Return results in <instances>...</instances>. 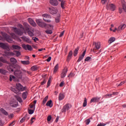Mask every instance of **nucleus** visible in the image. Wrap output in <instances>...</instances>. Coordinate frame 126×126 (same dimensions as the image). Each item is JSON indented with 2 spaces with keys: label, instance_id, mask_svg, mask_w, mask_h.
<instances>
[{
  "label": "nucleus",
  "instance_id": "1",
  "mask_svg": "<svg viewBox=\"0 0 126 126\" xmlns=\"http://www.w3.org/2000/svg\"><path fill=\"white\" fill-rule=\"evenodd\" d=\"M36 22L37 25H38L39 27H41L42 28H45V29H53V26H52V25H48L42 21V20L41 19L36 20Z\"/></svg>",
  "mask_w": 126,
  "mask_h": 126
},
{
  "label": "nucleus",
  "instance_id": "2",
  "mask_svg": "<svg viewBox=\"0 0 126 126\" xmlns=\"http://www.w3.org/2000/svg\"><path fill=\"white\" fill-rule=\"evenodd\" d=\"M3 38H4V40H6L9 43H11V41H12V39L15 38V34L12 33L11 34V36H9L7 34L4 33L2 34Z\"/></svg>",
  "mask_w": 126,
  "mask_h": 126
},
{
  "label": "nucleus",
  "instance_id": "3",
  "mask_svg": "<svg viewBox=\"0 0 126 126\" xmlns=\"http://www.w3.org/2000/svg\"><path fill=\"white\" fill-rule=\"evenodd\" d=\"M20 27L21 28V30H19L16 28H13V29L16 34H17L20 36H22V35H23V30H24V29L23 28V26H22V25H20Z\"/></svg>",
  "mask_w": 126,
  "mask_h": 126
},
{
  "label": "nucleus",
  "instance_id": "4",
  "mask_svg": "<svg viewBox=\"0 0 126 126\" xmlns=\"http://www.w3.org/2000/svg\"><path fill=\"white\" fill-rule=\"evenodd\" d=\"M24 25L26 28V31H27L28 35H29L30 37H32V36H34V33H33L30 30V26H29L27 23H24Z\"/></svg>",
  "mask_w": 126,
  "mask_h": 126
},
{
  "label": "nucleus",
  "instance_id": "5",
  "mask_svg": "<svg viewBox=\"0 0 126 126\" xmlns=\"http://www.w3.org/2000/svg\"><path fill=\"white\" fill-rule=\"evenodd\" d=\"M14 75L17 78H22V72L20 70L15 69L14 70Z\"/></svg>",
  "mask_w": 126,
  "mask_h": 126
},
{
  "label": "nucleus",
  "instance_id": "6",
  "mask_svg": "<svg viewBox=\"0 0 126 126\" xmlns=\"http://www.w3.org/2000/svg\"><path fill=\"white\" fill-rule=\"evenodd\" d=\"M42 17H43V19L45 22H47V23H50L51 22V19L52 17L51 16L48 14H44L42 15Z\"/></svg>",
  "mask_w": 126,
  "mask_h": 126
},
{
  "label": "nucleus",
  "instance_id": "7",
  "mask_svg": "<svg viewBox=\"0 0 126 126\" xmlns=\"http://www.w3.org/2000/svg\"><path fill=\"white\" fill-rule=\"evenodd\" d=\"M16 87L19 91H24V90H26V87H23V86H22V84L20 83L16 84Z\"/></svg>",
  "mask_w": 126,
  "mask_h": 126
},
{
  "label": "nucleus",
  "instance_id": "8",
  "mask_svg": "<svg viewBox=\"0 0 126 126\" xmlns=\"http://www.w3.org/2000/svg\"><path fill=\"white\" fill-rule=\"evenodd\" d=\"M70 108H71V105L70 104H67L63 107V108L61 111L62 113H65V112L69 110Z\"/></svg>",
  "mask_w": 126,
  "mask_h": 126
},
{
  "label": "nucleus",
  "instance_id": "9",
  "mask_svg": "<svg viewBox=\"0 0 126 126\" xmlns=\"http://www.w3.org/2000/svg\"><path fill=\"white\" fill-rule=\"evenodd\" d=\"M49 12L51 14L54 15V14H57L58 13V9H56L55 7H52L51 8H48Z\"/></svg>",
  "mask_w": 126,
  "mask_h": 126
},
{
  "label": "nucleus",
  "instance_id": "10",
  "mask_svg": "<svg viewBox=\"0 0 126 126\" xmlns=\"http://www.w3.org/2000/svg\"><path fill=\"white\" fill-rule=\"evenodd\" d=\"M0 47L3 49V50H6V51H10V49L7 44L4 43H0Z\"/></svg>",
  "mask_w": 126,
  "mask_h": 126
},
{
  "label": "nucleus",
  "instance_id": "11",
  "mask_svg": "<svg viewBox=\"0 0 126 126\" xmlns=\"http://www.w3.org/2000/svg\"><path fill=\"white\" fill-rule=\"evenodd\" d=\"M93 46H94L93 51H95V50H99V49L101 48L100 42H94Z\"/></svg>",
  "mask_w": 126,
  "mask_h": 126
},
{
  "label": "nucleus",
  "instance_id": "12",
  "mask_svg": "<svg viewBox=\"0 0 126 126\" xmlns=\"http://www.w3.org/2000/svg\"><path fill=\"white\" fill-rule=\"evenodd\" d=\"M106 8L108 10L110 9V10L114 11V10L116 9V6H115L114 4L112 3L109 5H107Z\"/></svg>",
  "mask_w": 126,
  "mask_h": 126
},
{
  "label": "nucleus",
  "instance_id": "13",
  "mask_svg": "<svg viewBox=\"0 0 126 126\" xmlns=\"http://www.w3.org/2000/svg\"><path fill=\"white\" fill-rule=\"evenodd\" d=\"M22 47L23 49H24V50H28V51H32V50H33V48H32V46L29 44H23Z\"/></svg>",
  "mask_w": 126,
  "mask_h": 126
},
{
  "label": "nucleus",
  "instance_id": "14",
  "mask_svg": "<svg viewBox=\"0 0 126 126\" xmlns=\"http://www.w3.org/2000/svg\"><path fill=\"white\" fill-rule=\"evenodd\" d=\"M49 2L50 4L53 6H58V5H59L58 0H50Z\"/></svg>",
  "mask_w": 126,
  "mask_h": 126
},
{
  "label": "nucleus",
  "instance_id": "15",
  "mask_svg": "<svg viewBox=\"0 0 126 126\" xmlns=\"http://www.w3.org/2000/svg\"><path fill=\"white\" fill-rule=\"evenodd\" d=\"M100 100V97H94L91 99L90 103H97Z\"/></svg>",
  "mask_w": 126,
  "mask_h": 126
},
{
  "label": "nucleus",
  "instance_id": "16",
  "mask_svg": "<svg viewBox=\"0 0 126 126\" xmlns=\"http://www.w3.org/2000/svg\"><path fill=\"white\" fill-rule=\"evenodd\" d=\"M4 54L6 57H8L9 56H11L12 57H13L15 54H14L13 52H9V51H4Z\"/></svg>",
  "mask_w": 126,
  "mask_h": 126
},
{
  "label": "nucleus",
  "instance_id": "17",
  "mask_svg": "<svg viewBox=\"0 0 126 126\" xmlns=\"http://www.w3.org/2000/svg\"><path fill=\"white\" fill-rule=\"evenodd\" d=\"M28 21L29 23L32 25V26H33V27H36L37 25L36 24V23L33 21V20L31 18L28 19Z\"/></svg>",
  "mask_w": 126,
  "mask_h": 126
},
{
  "label": "nucleus",
  "instance_id": "18",
  "mask_svg": "<svg viewBox=\"0 0 126 126\" xmlns=\"http://www.w3.org/2000/svg\"><path fill=\"white\" fill-rule=\"evenodd\" d=\"M85 54H86V51H84L82 55L79 56V59L77 61V63H79L80 62H81V61L83 60V58H84V56H85Z\"/></svg>",
  "mask_w": 126,
  "mask_h": 126
},
{
  "label": "nucleus",
  "instance_id": "19",
  "mask_svg": "<svg viewBox=\"0 0 126 126\" xmlns=\"http://www.w3.org/2000/svg\"><path fill=\"white\" fill-rule=\"evenodd\" d=\"M66 73H67V68H64L61 74V78H64V77H65Z\"/></svg>",
  "mask_w": 126,
  "mask_h": 126
},
{
  "label": "nucleus",
  "instance_id": "20",
  "mask_svg": "<svg viewBox=\"0 0 126 126\" xmlns=\"http://www.w3.org/2000/svg\"><path fill=\"white\" fill-rule=\"evenodd\" d=\"M7 69L10 72H13L14 71V67H13V66L12 65H8L7 66Z\"/></svg>",
  "mask_w": 126,
  "mask_h": 126
},
{
  "label": "nucleus",
  "instance_id": "21",
  "mask_svg": "<svg viewBox=\"0 0 126 126\" xmlns=\"http://www.w3.org/2000/svg\"><path fill=\"white\" fill-rule=\"evenodd\" d=\"M126 27V24H122L119 27H118L117 30L118 31H122V30H124V29H125Z\"/></svg>",
  "mask_w": 126,
  "mask_h": 126
},
{
  "label": "nucleus",
  "instance_id": "22",
  "mask_svg": "<svg viewBox=\"0 0 126 126\" xmlns=\"http://www.w3.org/2000/svg\"><path fill=\"white\" fill-rule=\"evenodd\" d=\"M72 56V51L71 50L69 52V54L67 56V62H69V61L70 60V59H71Z\"/></svg>",
  "mask_w": 126,
  "mask_h": 126
},
{
  "label": "nucleus",
  "instance_id": "23",
  "mask_svg": "<svg viewBox=\"0 0 126 126\" xmlns=\"http://www.w3.org/2000/svg\"><path fill=\"white\" fill-rule=\"evenodd\" d=\"M122 7L123 9H124V11L126 12V1H125L124 0H123L122 1Z\"/></svg>",
  "mask_w": 126,
  "mask_h": 126
},
{
  "label": "nucleus",
  "instance_id": "24",
  "mask_svg": "<svg viewBox=\"0 0 126 126\" xmlns=\"http://www.w3.org/2000/svg\"><path fill=\"white\" fill-rule=\"evenodd\" d=\"M27 95H28V92H25L22 94V98L23 100H26L27 98Z\"/></svg>",
  "mask_w": 126,
  "mask_h": 126
},
{
  "label": "nucleus",
  "instance_id": "25",
  "mask_svg": "<svg viewBox=\"0 0 126 126\" xmlns=\"http://www.w3.org/2000/svg\"><path fill=\"white\" fill-rule=\"evenodd\" d=\"M59 101H62V100H63L64 99V94H60L59 95Z\"/></svg>",
  "mask_w": 126,
  "mask_h": 126
},
{
  "label": "nucleus",
  "instance_id": "26",
  "mask_svg": "<svg viewBox=\"0 0 126 126\" xmlns=\"http://www.w3.org/2000/svg\"><path fill=\"white\" fill-rule=\"evenodd\" d=\"M0 112L2 113V114H3V115H5V116H8V113L6 112L4 109L3 108H1L0 109Z\"/></svg>",
  "mask_w": 126,
  "mask_h": 126
},
{
  "label": "nucleus",
  "instance_id": "27",
  "mask_svg": "<svg viewBox=\"0 0 126 126\" xmlns=\"http://www.w3.org/2000/svg\"><path fill=\"white\" fill-rule=\"evenodd\" d=\"M46 106H47V107H50V108H52V107H53V104H52V100H49L46 103Z\"/></svg>",
  "mask_w": 126,
  "mask_h": 126
},
{
  "label": "nucleus",
  "instance_id": "28",
  "mask_svg": "<svg viewBox=\"0 0 126 126\" xmlns=\"http://www.w3.org/2000/svg\"><path fill=\"white\" fill-rule=\"evenodd\" d=\"M10 61L13 64H15V63H17V60H16L14 58H10Z\"/></svg>",
  "mask_w": 126,
  "mask_h": 126
},
{
  "label": "nucleus",
  "instance_id": "29",
  "mask_svg": "<svg viewBox=\"0 0 126 126\" xmlns=\"http://www.w3.org/2000/svg\"><path fill=\"white\" fill-rule=\"evenodd\" d=\"M21 63L23 64H25L26 65H27L28 64H30V62H29V61H21Z\"/></svg>",
  "mask_w": 126,
  "mask_h": 126
},
{
  "label": "nucleus",
  "instance_id": "30",
  "mask_svg": "<svg viewBox=\"0 0 126 126\" xmlns=\"http://www.w3.org/2000/svg\"><path fill=\"white\" fill-rule=\"evenodd\" d=\"M12 48L14 50H20L21 47L18 45H12Z\"/></svg>",
  "mask_w": 126,
  "mask_h": 126
},
{
  "label": "nucleus",
  "instance_id": "31",
  "mask_svg": "<svg viewBox=\"0 0 126 126\" xmlns=\"http://www.w3.org/2000/svg\"><path fill=\"white\" fill-rule=\"evenodd\" d=\"M78 51H79V47H77L75 49L73 53L74 57H76V56H77V54H78Z\"/></svg>",
  "mask_w": 126,
  "mask_h": 126
},
{
  "label": "nucleus",
  "instance_id": "32",
  "mask_svg": "<svg viewBox=\"0 0 126 126\" xmlns=\"http://www.w3.org/2000/svg\"><path fill=\"white\" fill-rule=\"evenodd\" d=\"M115 41H116V38L112 37L109 39L108 43L109 44H112V43H113V42H115Z\"/></svg>",
  "mask_w": 126,
  "mask_h": 126
},
{
  "label": "nucleus",
  "instance_id": "33",
  "mask_svg": "<svg viewBox=\"0 0 126 126\" xmlns=\"http://www.w3.org/2000/svg\"><path fill=\"white\" fill-rule=\"evenodd\" d=\"M49 98V96L47 95L43 100L42 105H45L46 104V102L48 101V98Z\"/></svg>",
  "mask_w": 126,
  "mask_h": 126
},
{
  "label": "nucleus",
  "instance_id": "34",
  "mask_svg": "<svg viewBox=\"0 0 126 126\" xmlns=\"http://www.w3.org/2000/svg\"><path fill=\"white\" fill-rule=\"evenodd\" d=\"M58 69H59V64H57L54 68V73H56L57 71H58Z\"/></svg>",
  "mask_w": 126,
  "mask_h": 126
},
{
  "label": "nucleus",
  "instance_id": "35",
  "mask_svg": "<svg viewBox=\"0 0 126 126\" xmlns=\"http://www.w3.org/2000/svg\"><path fill=\"white\" fill-rule=\"evenodd\" d=\"M15 97L17 100L20 102V103H22V98H21V97L18 95H15Z\"/></svg>",
  "mask_w": 126,
  "mask_h": 126
},
{
  "label": "nucleus",
  "instance_id": "36",
  "mask_svg": "<svg viewBox=\"0 0 126 126\" xmlns=\"http://www.w3.org/2000/svg\"><path fill=\"white\" fill-rule=\"evenodd\" d=\"M6 70L3 68L0 69V73L1 74H5Z\"/></svg>",
  "mask_w": 126,
  "mask_h": 126
},
{
  "label": "nucleus",
  "instance_id": "37",
  "mask_svg": "<svg viewBox=\"0 0 126 126\" xmlns=\"http://www.w3.org/2000/svg\"><path fill=\"white\" fill-rule=\"evenodd\" d=\"M113 94H107L106 95H104L103 96V98H111V97H112Z\"/></svg>",
  "mask_w": 126,
  "mask_h": 126
},
{
  "label": "nucleus",
  "instance_id": "38",
  "mask_svg": "<svg viewBox=\"0 0 126 126\" xmlns=\"http://www.w3.org/2000/svg\"><path fill=\"white\" fill-rule=\"evenodd\" d=\"M87 106V99H86V97L84 98L83 107H86Z\"/></svg>",
  "mask_w": 126,
  "mask_h": 126
},
{
  "label": "nucleus",
  "instance_id": "39",
  "mask_svg": "<svg viewBox=\"0 0 126 126\" xmlns=\"http://www.w3.org/2000/svg\"><path fill=\"white\" fill-rule=\"evenodd\" d=\"M64 4H65V1H63L61 2V6L63 9H64Z\"/></svg>",
  "mask_w": 126,
  "mask_h": 126
},
{
  "label": "nucleus",
  "instance_id": "40",
  "mask_svg": "<svg viewBox=\"0 0 126 126\" xmlns=\"http://www.w3.org/2000/svg\"><path fill=\"white\" fill-rule=\"evenodd\" d=\"M20 68H21V67L18 64L15 65V67H14V69H18V70H20Z\"/></svg>",
  "mask_w": 126,
  "mask_h": 126
},
{
  "label": "nucleus",
  "instance_id": "41",
  "mask_svg": "<svg viewBox=\"0 0 126 126\" xmlns=\"http://www.w3.org/2000/svg\"><path fill=\"white\" fill-rule=\"evenodd\" d=\"M31 70H32V71H35L36 70H37V66L34 65L32 66L31 68Z\"/></svg>",
  "mask_w": 126,
  "mask_h": 126
},
{
  "label": "nucleus",
  "instance_id": "42",
  "mask_svg": "<svg viewBox=\"0 0 126 126\" xmlns=\"http://www.w3.org/2000/svg\"><path fill=\"white\" fill-rule=\"evenodd\" d=\"M52 80V79L51 78V77H50L49 78V80L47 82V88H48V87H49V86H50V85H51V81Z\"/></svg>",
  "mask_w": 126,
  "mask_h": 126
},
{
  "label": "nucleus",
  "instance_id": "43",
  "mask_svg": "<svg viewBox=\"0 0 126 126\" xmlns=\"http://www.w3.org/2000/svg\"><path fill=\"white\" fill-rule=\"evenodd\" d=\"M23 39L25 42H27V43H30V40L27 37H23Z\"/></svg>",
  "mask_w": 126,
  "mask_h": 126
},
{
  "label": "nucleus",
  "instance_id": "44",
  "mask_svg": "<svg viewBox=\"0 0 126 126\" xmlns=\"http://www.w3.org/2000/svg\"><path fill=\"white\" fill-rule=\"evenodd\" d=\"M46 82H47V79H44L43 81L41 82V85H44V84H46Z\"/></svg>",
  "mask_w": 126,
  "mask_h": 126
},
{
  "label": "nucleus",
  "instance_id": "45",
  "mask_svg": "<svg viewBox=\"0 0 126 126\" xmlns=\"http://www.w3.org/2000/svg\"><path fill=\"white\" fill-rule=\"evenodd\" d=\"M15 54H16L17 57H19V56H20V55H21L20 52L18 51H15Z\"/></svg>",
  "mask_w": 126,
  "mask_h": 126
},
{
  "label": "nucleus",
  "instance_id": "46",
  "mask_svg": "<svg viewBox=\"0 0 126 126\" xmlns=\"http://www.w3.org/2000/svg\"><path fill=\"white\" fill-rule=\"evenodd\" d=\"M46 34H52L53 32L51 30H47L45 31Z\"/></svg>",
  "mask_w": 126,
  "mask_h": 126
},
{
  "label": "nucleus",
  "instance_id": "47",
  "mask_svg": "<svg viewBox=\"0 0 126 126\" xmlns=\"http://www.w3.org/2000/svg\"><path fill=\"white\" fill-rule=\"evenodd\" d=\"M126 80L125 81L121 82L120 84L118 85V86H122L123 85V84H125V83H126Z\"/></svg>",
  "mask_w": 126,
  "mask_h": 126
},
{
  "label": "nucleus",
  "instance_id": "48",
  "mask_svg": "<svg viewBox=\"0 0 126 126\" xmlns=\"http://www.w3.org/2000/svg\"><path fill=\"white\" fill-rule=\"evenodd\" d=\"M91 60V58L88 57L85 59V62H89Z\"/></svg>",
  "mask_w": 126,
  "mask_h": 126
},
{
  "label": "nucleus",
  "instance_id": "49",
  "mask_svg": "<svg viewBox=\"0 0 126 126\" xmlns=\"http://www.w3.org/2000/svg\"><path fill=\"white\" fill-rule=\"evenodd\" d=\"M34 113V110H31L30 109V110H29V114L30 115H32V114H33Z\"/></svg>",
  "mask_w": 126,
  "mask_h": 126
},
{
  "label": "nucleus",
  "instance_id": "50",
  "mask_svg": "<svg viewBox=\"0 0 126 126\" xmlns=\"http://www.w3.org/2000/svg\"><path fill=\"white\" fill-rule=\"evenodd\" d=\"M85 123L86 125H89V124L90 123V119H87V120H86Z\"/></svg>",
  "mask_w": 126,
  "mask_h": 126
},
{
  "label": "nucleus",
  "instance_id": "51",
  "mask_svg": "<svg viewBox=\"0 0 126 126\" xmlns=\"http://www.w3.org/2000/svg\"><path fill=\"white\" fill-rule=\"evenodd\" d=\"M11 91H13V92H14V93L17 94V92L16 91V90H15V89L13 88H11Z\"/></svg>",
  "mask_w": 126,
  "mask_h": 126
},
{
  "label": "nucleus",
  "instance_id": "52",
  "mask_svg": "<svg viewBox=\"0 0 126 126\" xmlns=\"http://www.w3.org/2000/svg\"><path fill=\"white\" fill-rule=\"evenodd\" d=\"M51 120H52V116L50 115L47 117V121L48 122H50Z\"/></svg>",
  "mask_w": 126,
  "mask_h": 126
},
{
  "label": "nucleus",
  "instance_id": "53",
  "mask_svg": "<svg viewBox=\"0 0 126 126\" xmlns=\"http://www.w3.org/2000/svg\"><path fill=\"white\" fill-rule=\"evenodd\" d=\"M55 21L56 23H59V22H60V18H56Z\"/></svg>",
  "mask_w": 126,
  "mask_h": 126
},
{
  "label": "nucleus",
  "instance_id": "54",
  "mask_svg": "<svg viewBox=\"0 0 126 126\" xmlns=\"http://www.w3.org/2000/svg\"><path fill=\"white\" fill-rule=\"evenodd\" d=\"M15 124V123L14 121L12 122L9 125V126H14V125Z\"/></svg>",
  "mask_w": 126,
  "mask_h": 126
},
{
  "label": "nucleus",
  "instance_id": "55",
  "mask_svg": "<svg viewBox=\"0 0 126 126\" xmlns=\"http://www.w3.org/2000/svg\"><path fill=\"white\" fill-rule=\"evenodd\" d=\"M64 85V83L63 82H62L60 84V87H63Z\"/></svg>",
  "mask_w": 126,
  "mask_h": 126
},
{
  "label": "nucleus",
  "instance_id": "56",
  "mask_svg": "<svg viewBox=\"0 0 126 126\" xmlns=\"http://www.w3.org/2000/svg\"><path fill=\"white\" fill-rule=\"evenodd\" d=\"M106 2H107V0H101V3H102V4H105Z\"/></svg>",
  "mask_w": 126,
  "mask_h": 126
},
{
  "label": "nucleus",
  "instance_id": "57",
  "mask_svg": "<svg viewBox=\"0 0 126 126\" xmlns=\"http://www.w3.org/2000/svg\"><path fill=\"white\" fill-rule=\"evenodd\" d=\"M52 60V57H49L47 60L46 61L49 62H51V60Z\"/></svg>",
  "mask_w": 126,
  "mask_h": 126
},
{
  "label": "nucleus",
  "instance_id": "58",
  "mask_svg": "<svg viewBox=\"0 0 126 126\" xmlns=\"http://www.w3.org/2000/svg\"><path fill=\"white\" fill-rule=\"evenodd\" d=\"M46 48H41L38 50V52H42V51H45Z\"/></svg>",
  "mask_w": 126,
  "mask_h": 126
},
{
  "label": "nucleus",
  "instance_id": "59",
  "mask_svg": "<svg viewBox=\"0 0 126 126\" xmlns=\"http://www.w3.org/2000/svg\"><path fill=\"white\" fill-rule=\"evenodd\" d=\"M25 117L23 118L21 120H20V123H24V121H25Z\"/></svg>",
  "mask_w": 126,
  "mask_h": 126
},
{
  "label": "nucleus",
  "instance_id": "60",
  "mask_svg": "<svg viewBox=\"0 0 126 126\" xmlns=\"http://www.w3.org/2000/svg\"><path fill=\"white\" fill-rule=\"evenodd\" d=\"M34 120H35V118L34 117L32 118L31 120V124H32L33 123H34Z\"/></svg>",
  "mask_w": 126,
  "mask_h": 126
},
{
  "label": "nucleus",
  "instance_id": "61",
  "mask_svg": "<svg viewBox=\"0 0 126 126\" xmlns=\"http://www.w3.org/2000/svg\"><path fill=\"white\" fill-rule=\"evenodd\" d=\"M64 33V32L63 31V32H61L60 34V37H63V34Z\"/></svg>",
  "mask_w": 126,
  "mask_h": 126
},
{
  "label": "nucleus",
  "instance_id": "62",
  "mask_svg": "<svg viewBox=\"0 0 126 126\" xmlns=\"http://www.w3.org/2000/svg\"><path fill=\"white\" fill-rule=\"evenodd\" d=\"M31 109H33V108H34V109H35V104H32L31 106Z\"/></svg>",
  "mask_w": 126,
  "mask_h": 126
},
{
  "label": "nucleus",
  "instance_id": "63",
  "mask_svg": "<svg viewBox=\"0 0 126 126\" xmlns=\"http://www.w3.org/2000/svg\"><path fill=\"white\" fill-rule=\"evenodd\" d=\"M122 12H123V9L119 8V13H122Z\"/></svg>",
  "mask_w": 126,
  "mask_h": 126
},
{
  "label": "nucleus",
  "instance_id": "64",
  "mask_svg": "<svg viewBox=\"0 0 126 126\" xmlns=\"http://www.w3.org/2000/svg\"><path fill=\"white\" fill-rule=\"evenodd\" d=\"M123 108H126V104H124L122 105Z\"/></svg>",
  "mask_w": 126,
  "mask_h": 126
}]
</instances>
